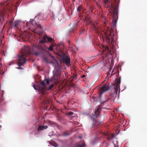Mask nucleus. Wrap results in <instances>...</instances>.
Returning <instances> with one entry per match:
<instances>
[{"mask_svg": "<svg viewBox=\"0 0 147 147\" xmlns=\"http://www.w3.org/2000/svg\"><path fill=\"white\" fill-rule=\"evenodd\" d=\"M117 19L115 17H114V19L112 21V26L111 29L110 30H109V35L108 34V32H105L103 30V32L105 35L106 37V40L108 42L109 44L111 43V44L113 46V44L114 43L115 40H114V33L113 29L115 28L116 25V23L117 22Z\"/></svg>", "mask_w": 147, "mask_h": 147, "instance_id": "obj_1", "label": "nucleus"}, {"mask_svg": "<svg viewBox=\"0 0 147 147\" xmlns=\"http://www.w3.org/2000/svg\"><path fill=\"white\" fill-rule=\"evenodd\" d=\"M24 51L22 52L21 54L18 56V65L19 67L23 65L26 62L25 58L26 54L30 53L29 47L28 46H24Z\"/></svg>", "mask_w": 147, "mask_h": 147, "instance_id": "obj_2", "label": "nucleus"}, {"mask_svg": "<svg viewBox=\"0 0 147 147\" xmlns=\"http://www.w3.org/2000/svg\"><path fill=\"white\" fill-rule=\"evenodd\" d=\"M40 85L39 86H37V88H38V91L41 93L40 97L42 98L45 97V95L46 94V91L47 89L46 85L45 84L44 81H41L40 82Z\"/></svg>", "mask_w": 147, "mask_h": 147, "instance_id": "obj_3", "label": "nucleus"}, {"mask_svg": "<svg viewBox=\"0 0 147 147\" xmlns=\"http://www.w3.org/2000/svg\"><path fill=\"white\" fill-rule=\"evenodd\" d=\"M31 22L32 25L36 24L38 28V29L34 30V32L35 33L38 34L39 35H40L43 33V29L41 25L39 24H37L35 21L34 20H32Z\"/></svg>", "mask_w": 147, "mask_h": 147, "instance_id": "obj_4", "label": "nucleus"}, {"mask_svg": "<svg viewBox=\"0 0 147 147\" xmlns=\"http://www.w3.org/2000/svg\"><path fill=\"white\" fill-rule=\"evenodd\" d=\"M109 89L110 88L108 84H106L104 85V86L101 87L98 90V92L99 96L98 98H100L101 97L102 93L105 92L109 90Z\"/></svg>", "mask_w": 147, "mask_h": 147, "instance_id": "obj_5", "label": "nucleus"}, {"mask_svg": "<svg viewBox=\"0 0 147 147\" xmlns=\"http://www.w3.org/2000/svg\"><path fill=\"white\" fill-rule=\"evenodd\" d=\"M47 41L50 42H53L54 40L52 38L49 37L47 36H45L39 42L41 43H44Z\"/></svg>", "mask_w": 147, "mask_h": 147, "instance_id": "obj_6", "label": "nucleus"}, {"mask_svg": "<svg viewBox=\"0 0 147 147\" xmlns=\"http://www.w3.org/2000/svg\"><path fill=\"white\" fill-rule=\"evenodd\" d=\"M63 61L67 65H69L70 64V59L69 57L66 56L65 54H63L60 56Z\"/></svg>", "mask_w": 147, "mask_h": 147, "instance_id": "obj_7", "label": "nucleus"}, {"mask_svg": "<svg viewBox=\"0 0 147 147\" xmlns=\"http://www.w3.org/2000/svg\"><path fill=\"white\" fill-rule=\"evenodd\" d=\"M105 137L108 140H110L115 137V135L113 134H109L107 132L104 133Z\"/></svg>", "mask_w": 147, "mask_h": 147, "instance_id": "obj_8", "label": "nucleus"}, {"mask_svg": "<svg viewBox=\"0 0 147 147\" xmlns=\"http://www.w3.org/2000/svg\"><path fill=\"white\" fill-rule=\"evenodd\" d=\"M59 75V74L57 73L54 74L53 76L50 79V81L52 82L53 83H56L57 82V80Z\"/></svg>", "mask_w": 147, "mask_h": 147, "instance_id": "obj_9", "label": "nucleus"}, {"mask_svg": "<svg viewBox=\"0 0 147 147\" xmlns=\"http://www.w3.org/2000/svg\"><path fill=\"white\" fill-rule=\"evenodd\" d=\"M35 48L38 50V51L34 52V54L36 56L39 55L41 51L43 50V48L42 47L38 45H36Z\"/></svg>", "mask_w": 147, "mask_h": 147, "instance_id": "obj_10", "label": "nucleus"}, {"mask_svg": "<svg viewBox=\"0 0 147 147\" xmlns=\"http://www.w3.org/2000/svg\"><path fill=\"white\" fill-rule=\"evenodd\" d=\"M48 127L47 125H39L37 129V130L38 131H40L46 129Z\"/></svg>", "mask_w": 147, "mask_h": 147, "instance_id": "obj_11", "label": "nucleus"}, {"mask_svg": "<svg viewBox=\"0 0 147 147\" xmlns=\"http://www.w3.org/2000/svg\"><path fill=\"white\" fill-rule=\"evenodd\" d=\"M9 24L11 25V28H13V27L17 28L18 26L19 25V22L18 21H16L15 22L13 25V24L12 22L11 21H10L9 22Z\"/></svg>", "mask_w": 147, "mask_h": 147, "instance_id": "obj_12", "label": "nucleus"}, {"mask_svg": "<svg viewBox=\"0 0 147 147\" xmlns=\"http://www.w3.org/2000/svg\"><path fill=\"white\" fill-rule=\"evenodd\" d=\"M100 109L99 107H98L97 109L95 110L94 114H93L94 116H96V117H98L100 113Z\"/></svg>", "mask_w": 147, "mask_h": 147, "instance_id": "obj_13", "label": "nucleus"}, {"mask_svg": "<svg viewBox=\"0 0 147 147\" xmlns=\"http://www.w3.org/2000/svg\"><path fill=\"white\" fill-rule=\"evenodd\" d=\"M118 8L117 6H115L114 7V10L113 11V17H115V16L118 13Z\"/></svg>", "mask_w": 147, "mask_h": 147, "instance_id": "obj_14", "label": "nucleus"}, {"mask_svg": "<svg viewBox=\"0 0 147 147\" xmlns=\"http://www.w3.org/2000/svg\"><path fill=\"white\" fill-rule=\"evenodd\" d=\"M74 147H85V144L83 143L82 144H80L78 143L75 144Z\"/></svg>", "mask_w": 147, "mask_h": 147, "instance_id": "obj_15", "label": "nucleus"}, {"mask_svg": "<svg viewBox=\"0 0 147 147\" xmlns=\"http://www.w3.org/2000/svg\"><path fill=\"white\" fill-rule=\"evenodd\" d=\"M7 11V9L6 8H4L3 9L2 11H0V12H1V14L2 15H3L4 13H6Z\"/></svg>", "mask_w": 147, "mask_h": 147, "instance_id": "obj_16", "label": "nucleus"}, {"mask_svg": "<svg viewBox=\"0 0 147 147\" xmlns=\"http://www.w3.org/2000/svg\"><path fill=\"white\" fill-rule=\"evenodd\" d=\"M101 123V122H98L96 120H94L92 125L93 126H94L96 124H99Z\"/></svg>", "mask_w": 147, "mask_h": 147, "instance_id": "obj_17", "label": "nucleus"}, {"mask_svg": "<svg viewBox=\"0 0 147 147\" xmlns=\"http://www.w3.org/2000/svg\"><path fill=\"white\" fill-rule=\"evenodd\" d=\"M74 114V113H73L72 112H68V113H66V115H67V116H68L69 115H71L73 117H74L75 116V115H74V116L73 115Z\"/></svg>", "mask_w": 147, "mask_h": 147, "instance_id": "obj_18", "label": "nucleus"}, {"mask_svg": "<svg viewBox=\"0 0 147 147\" xmlns=\"http://www.w3.org/2000/svg\"><path fill=\"white\" fill-rule=\"evenodd\" d=\"M111 98L110 97V96H107L106 99L105 100H104L103 101V103H104L105 102H107L109 101H110L111 100Z\"/></svg>", "mask_w": 147, "mask_h": 147, "instance_id": "obj_19", "label": "nucleus"}, {"mask_svg": "<svg viewBox=\"0 0 147 147\" xmlns=\"http://www.w3.org/2000/svg\"><path fill=\"white\" fill-rule=\"evenodd\" d=\"M85 21L88 24L90 23L89 18L88 16L85 17Z\"/></svg>", "mask_w": 147, "mask_h": 147, "instance_id": "obj_20", "label": "nucleus"}, {"mask_svg": "<svg viewBox=\"0 0 147 147\" xmlns=\"http://www.w3.org/2000/svg\"><path fill=\"white\" fill-rule=\"evenodd\" d=\"M71 133L68 131H66L63 134V135L64 136H68Z\"/></svg>", "mask_w": 147, "mask_h": 147, "instance_id": "obj_21", "label": "nucleus"}, {"mask_svg": "<svg viewBox=\"0 0 147 147\" xmlns=\"http://www.w3.org/2000/svg\"><path fill=\"white\" fill-rule=\"evenodd\" d=\"M105 51H107V52H108L109 51V48L107 47H106L104 48L103 49V53H104L105 52Z\"/></svg>", "mask_w": 147, "mask_h": 147, "instance_id": "obj_22", "label": "nucleus"}, {"mask_svg": "<svg viewBox=\"0 0 147 147\" xmlns=\"http://www.w3.org/2000/svg\"><path fill=\"white\" fill-rule=\"evenodd\" d=\"M53 45L52 44H51L50 46L49 47V48L48 49L49 50V51H52L53 50Z\"/></svg>", "mask_w": 147, "mask_h": 147, "instance_id": "obj_23", "label": "nucleus"}, {"mask_svg": "<svg viewBox=\"0 0 147 147\" xmlns=\"http://www.w3.org/2000/svg\"><path fill=\"white\" fill-rule=\"evenodd\" d=\"M54 86V85L53 84H51V85H50L49 87L48 88H47V90H51L52 89V88H53Z\"/></svg>", "mask_w": 147, "mask_h": 147, "instance_id": "obj_24", "label": "nucleus"}, {"mask_svg": "<svg viewBox=\"0 0 147 147\" xmlns=\"http://www.w3.org/2000/svg\"><path fill=\"white\" fill-rule=\"evenodd\" d=\"M43 60L47 63L49 62L47 59L45 57H43Z\"/></svg>", "mask_w": 147, "mask_h": 147, "instance_id": "obj_25", "label": "nucleus"}, {"mask_svg": "<svg viewBox=\"0 0 147 147\" xmlns=\"http://www.w3.org/2000/svg\"><path fill=\"white\" fill-rule=\"evenodd\" d=\"M3 17L0 16V23L3 22Z\"/></svg>", "mask_w": 147, "mask_h": 147, "instance_id": "obj_26", "label": "nucleus"}, {"mask_svg": "<svg viewBox=\"0 0 147 147\" xmlns=\"http://www.w3.org/2000/svg\"><path fill=\"white\" fill-rule=\"evenodd\" d=\"M82 8V7L81 6H79L77 8L78 11H80Z\"/></svg>", "mask_w": 147, "mask_h": 147, "instance_id": "obj_27", "label": "nucleus"}, {"mask_svg": "<svg viewBox=\"0 0 147 147\" xmlns=\"http://www.w3.org/2000/svg\"><path fill=\"white\" fill-rule=\"evenodd\" d=\"M110 96L112 97H115L116 96V94H115V93H113V94H110Z\"/></svg>", "mask_w": 147, "mask_h": 147, "instance_id": "obj_28", "label": "nucleus"}, {"mask_svg": "<svg viewBox=\"0 0 147 147\" xmlns=\"http://www.w3.org/2000/svg\"><path fill=\"white\" fill-rule=\"evenodd\" d=\"M4 100L2 96L0 95V103Z\"/></svg>", "mask_w": 147, "mask_h": 147, "instance_id": "obj_29", "label": "nucleus"}, {"mask_svg": "<svg viewBox=\"0 0 147 147\" xmlns=\"http://www.w3.org/2000/svg\"><path fill=\"white\" fill-rule=\"evenodd\" d=\"M111 75L110 74V73L109 72H108L107 73V76L108 78H110L111 76Z\"/></svg>", "mask_w": 147, "mask_h": 147, "instance_id": "obj_30", "label": "nucleus"}, {"mask_svg": "<svg viewBox=\"0 0 147 147\" xmlns=\"http://www.w3.org/2000/svg\"><path fill=\"white\" fill-rule=\"evenodd\" d=\"M58 120L60 121H61L63 120L62 118L61 117H59L58 119Z\"/></svg>", "mask_w": 147, "mask_h": 147, "instance_id": "obj_31", "label": "nucleus"}, {"mask_svg": "<svg viewBox=\"0 0 147 147\" xmlns=\"http://www.w3.org/2000/svg\"><path fill=\"white\" fill-rule=\"evenodd\" d=\"M37 86H39V85L36 86L35 85H34V89L36 90L37 89L38 90V88H37Z\"/></svg>", "mask_w": 147, "mask_h": 147, "instance_id": "obj_32", "label": "nucleus"}, {"mask_svg": "<svg viewBox=\"0 0 147 147\" xmlns=\"http://www.w3.org/2000/svg\"><path fill=\"white\" fill-rule=\"evenodd\" d=\"M49 56L51 57L52 59L54 61H55V58L52 55H49Z\"/></svg>", "mask_w": 147, "mask_h": 147, "instance_id": "obj_33", "label": "nucleus"}, {"mask_svg": "<svg viewBox=\"0 0 147 147\" xmlns=\"http://www.w3.org/2000/svg\"><path fill=\"white\" fill-rule=\"evenodd\" d=\"M114 69L113 70V71H112V73H111V76L113 75H114L115 74V73L116 72H114Z\"/></svg>", "mask_w": 147, "mask_h": 147, "instance_id": "obj_34", "label": "nucleus"}, {"mask_svg": "<svg viewBox=\"0 0 147 147\" xmlns=\"http://www.w3.org/2000/svg\"><path fill=\"white\" fill-rule=\"evenodd\" d=\"M120 80H119V79H118L117 82V85H118L120 83Z\"/></svg>", "mask_w": 147, "mask_h": 147, "instance_id": "obj_35", "label": "nucleus"}, {"mask_svg": "<svg viewBox=\"0 0 147 147\" xmlns=\"http://www.w3.org/2000/svg\"><path fill=\"white\" fill-rule=\"evenodd\" d=\"M46 83L47 84H49V80L48 79H47L46 80Z\"/></svg>", "mask_w": 147, "mask_h": 147, "instance_id": "obj_36", "label": "nucleus"}, {"mask_svg": "<svg viewBox=\"0 0 147 147\" xmlns=\"http://www.w3.org/2000/svg\"><path fill=\"white\" fill-rule=\"evenodd\" d=\"M76 75H74V76H73V79H76Z\"/></svg>", "mask_w": 147, "mask_h": 147, "instance_id": "obj_37", "label": "nucleus"}, {"mask_svg": "<svg viewBox=\"0 0 147 147\" xmlns=\"http://www.w3.org/2000/svg\"><path fill=\"white\" fill-rule=\"evenodd\" d=\"M112 53H112V52H111V50L110 51L109 53L108 54H110V55H112Z\"/></svg>", "mask_w": 147, "mask_h": 147, "instance_id": "obj_38", "label": "nucleus"}, {"mask_svg": "<svg viewBox=\"0 0 147 147\" xmlns=\"http://www.w3.org/2000/svg\"><path fill=\"white\" fill-rule=\"evenodd\" d=\"M50 123L52 125H53L54 124H55V123L53 122H51Z\"/></svg>", "mask_w": 147, "mask_h": 147, "instance_id": "obj_39", "label": "nucleus"}, {"mask_svg": "<svg viewBox=\"0 0 147 147\" xmlns=\"http://www.w3.org/2000/svg\"><path fill=\"white\" fill-rule=\"evenodd\" d=\"M85 30L84 29H83V30H82V33L84 32H85Z\"/></svg>", "mask_w": 147, "mask_h": 147, "instance_id": "obj_40", "label": "nucleus"}, {"mask_svg": "<svg viewBox=\"0 0 147 147\" xmlns=\"http://www.w3.org/2000/svg\"><path fill=\"white\" fill-rule=\"evenodd\" d=\"M82 76H83V77H85V76L84 75H83Z\"/></svg>", "mask_w": 147, "mask_h": 147, "instance_id": "obj_41", "label": "nucleus"}, {"mask_svg": "<svg viewBox=\"0 0 147 147\" xmlns=\"http://www.w3.org/2000/svg\"><path fill=\"white\" fill-rule=\"evenodd\" d=\"M26 33V32L24 31V32L23 33V34H24Z\"/></svg>", "mask_w": 147, "mask_h": 147, "instance_id": "obj_42", "label": "nucleus"}, {"mask_svg": "<svg viewBox=\"0 0 147 147\" xmlns=\"http://www.w3.org/2000/svg\"><path fill=\"white\" fill-rule=\"evenodd\" d=\"M82 34V33H81V32H80V33H79V34Z\"/></svg>", "mask_w": 147, "mask_h": 147, "instance_id": "obj_43", "label": "nucleus"}, {"mask_svg": "<svg viewBox=\"0 0 147 147\" xmlns=\"http://www.w3.org/2000/svg\"><path fill=\"white\" fill-rule=\"evenodd\" d=\"M79 138H82V137H79Z\"/></svg>", "mask_w": 147, "mask_h": 147, "instance_id": "obj_44", "label": "nucleus"}, {"mask_svg": "<svg viewBox=\"0 0 147 147\" xmlns=\"http://www.w3.org/2000/svg\"><path fill=\"white\" fill-rule=\"evenodd\" d=\"M94 28H96V27H95V26H94Z\"/></svg>", "mask_w": 147, "mask_h": 147, "instance_id": "obj_45", "label": "nucleus"}]
</instances>
